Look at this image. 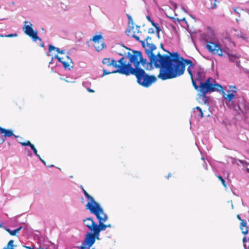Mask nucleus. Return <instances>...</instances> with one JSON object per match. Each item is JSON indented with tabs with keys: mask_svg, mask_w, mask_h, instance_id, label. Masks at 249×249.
Wrapping results in <instances>:
<instances>
[{
	"mask_svg": "<svg viewBox=\"0 0 249 249\" xmlns=\"http://www.w3.org/2000/svg\"><path fill=\"white\" fill-rule=\"evenodd\" d=\"M17 36L18 35L17 34H11L7 35L5 36L0 35V37H11Z\"/></svg>",
	"mask_w": 249,
	"mask_h": 249,
	"instance_id": "obj_33",
	"label": "nucleus"
},
{
	"mask_svg": "<svg viewBox=\"0 0 249 249\" xmlns=\"http://www.w3.org/2000/svg\"><path fill=\"white\" fill-rule=\"evenodd\" d=\"M131 32V31L130 30V29H126V31H125V34L127 36H129V34Z\"/></svg>",
	"mask_w": 249,
	"mask_h": 249,
	"instance_id": "obj_51",
	"label": "nucleus"
},
{
	"mask_svg": "<svg viewBox=\"0 0 249 249\" xmlns=\"http://www.w3.org/2000/svg\"><path fill=\"white\" fill-rule=\"evenodd\" d=\"M134 76L137 79V83L144 88L149 87L157 79L155 75L148 74L144 70H139Z\"/></svg>",
	"mask_w": 249,
	"mask_h": 249,
	"instance_id": "obj_6",
	"label": "nucleus"
},
{
	"mask_svg": "<svg viewBox=\"0 0 249 249\" xmlns=\"http://www.w3.org/2000/svg\"><path fill=\"white\" fill-rule=\"evenodd\" d=\"M169 2L174 7L175 9H176L178 8L177 4L175 2H174L173 1L170 0Z\"/></svg>",
	"mask_w": 249,
	"mask_h": 249,
	"instance_id": "obj_35",
	"label": "nucleus"
},
{
	"mask_svg": "<svg viewBox=\"0 0 249 249\" xmlns=\"http://www.w3.org/2000/svg\"><path fill=\"white\" fill-rule=\"evenodd\" d=\"M84 224L90 229V230L93 231V233L94 232V226L96 225V223L93 221L92 218L89 217L85 219L84 220Z\"/></svg>",
	"mask_w": 249,
	"mask_h": 249,
	"instance_id": "obj_14",
	"label": "nucleus"
},
{
	"mask_svg": "<svg viewBox=\"0 0 249 249\" xmlns=\"http://www.w3.org/2000/svg\"><path fill=\"white\" fill-rule=\"evenodd\" d=\"M129 50L132 51L133 53L132 54L130 52H128L127 53V56L128 59L130 60L132 62L134 63L139 59H143L142 57V53L141 51L132 49H129Z\"/></svg>",
	"mask_w": 249,
	"mask_h": 249,
	"instance_id": "obj_11",
	"label": "nucleus"
},
{
	"mask_svg": "<svg viewBox=\"0 0 249 249\" xmlns=\"http://www.w3.org/2000/svg\"><path fill=\"white\" fill-rule=\"evenodd\" d=\"M216 4L215 2H214L213 5L212 6L210 7V8L212 9H213L216 8Z\"/></svg>",
	"mask_w": 249,
	"mask_h": 249,
	"instance_id": "obj_52",
	"label": "nucleus"
},
{
	"mask_svg": "<svg viewBox=\"0 0 249 249\" xmlns=\"http://www.w3.org/2000/svg\"><path fill=\"white\" fill-rule=\"evenodd\" d=\"M134 28V25H131V24H128V26H127V29H130V31H131L132 30H133Z\"/></svg>",
	"mask_w": 249,
	"mask_h": 249,
	"instance_id": "obj_45",
	"label": "nucleus"
},
{
	"mask_svg": "<svg viewBox=\"0 0 249 249\" xmlns=\"http://www.w3.org/2000/svg\"><path fill=\"white\" fill-rule=\"evenodd\" d=\"M22 229V227L20 226L18 227V228L16 229V231H17V232L18 233L21 229Z\"/></svg>",
	"mask_w": 249,
	"mask_h": 249,
	"instance_id": "obj_53",
	"label": "nucleus"
},
{
	"mask_svg": "<svg viewBox=\"0 0 249 249\" xmlns=\"http://www.w3.org/2000/svg\"><path fill=\"white\" fill-rule=\"evenodd\" d=\"M151 39V37H150L149 36H147L146 37V38L145 39V41H146V42H147V40H148V39Z\"/></svg>",
	"mask_w": 249,
	"mask_h": 249,
	"instance_id": "obj_59",
	"label": "nucleus"
},
{
	"mask_svg": "<svg viewBox=\"0 0 249 249\" xmlns=\"http://www.w3.org/2000/svg\"><path fill=\"white\" fill-rule=\"evenodd\" d=\"M156 36L157 37H158V38L160 39V33H156Z\"/></svg>",
	"mask_w": 249,
	"mask_h": 249,
	"instance_id": "obj_61",
	"label": "nucleus"
},
{
	"mask_svg": "<svg viewBox=\"0 0 249 249\" xmlns=\"http://www.w3.org/2000/svg\"><path fill=\"white\" fill-rule=\"evenodd\" d=\"M103 74L102 75V77L109 74V71H108L107 70H106L105 68L103 69Z\"/></svg>",
	"mask_w": 249,
	"mask_h": 249,
	"instance_id": "obj_39",
	"label": "nucleus"
},
{
	"mask_svg": "<svg viewBox=\"0 0 249 249\" xmlns=\"http://www.w3.org/2000/svg\"><path fill=\"white\" fill-rule=\"evenodd\" d=\"M226 56H228V57L229 58V59L232 62H235L236 64V66H239L240 62L237 60L238 57L235 54H231V53L228 52V53H226Z\"/></svg>",
	"mask_w": 249,
	"mask_h": 249,
	"instance_id": "obj_19",
	"label": "nucleus"
},
{
	"mask_svg": "<svg viewBox=\"0 0 249 249\" xmlns=\"http://www.w3.org/2000/svg\"><path fill=\"white\" fill-rule=\"evenodd\" d=\"M193 68V67H190V66H188V67L187 68V71L191 77L192 85H193V82H194V81L196 82V80H195V78H194V76H193V71L191 70V69Z\"/></svg>",
	"mask_w": 249,
	"mask_h": 249,
	"instance_id": "obj_24",
	"label": "nucleus"
},
{
	"mask_svg": "<svg viewBox=\"0 0 249 249\" xmlns=\"http://www.w3.org/2000/svg\"><path fill=\"white\" fill-rule=\"evenodd\" d=\"M171 56L164 67L160 70L158 78L162 80L172 79L182 75L185 69L181 56L178 52L170 53Z\"/></svg>",
	"mask_w": 249,
	"mask_h": 249,
	"instance_id": "obj_2",
	"label": "nucleus"
},
{
	"mask_svg": "<svg viewBox=\"0 0 249 249\" xmlns=\"http://www.w3.org/2000/svg\"><path fill=\"white\" fill-rule=\"evenodd\" d=\"M64 52H65L64 50H60V51L58 52V53L63 54V53H64Z\"/></svg>",
	"mask_w": 249,
	"mask_h": 249,
	"instance_id": "obj_60",
	"label": "nucleus"
},
{
	"mask_svg": "<svg viewBox=\"0 0 249 249\" xmlns=\"http://www.w3.org/2000/svg\"><path fill=\"white\" fill-rule=\"evenodd\" d=\"M89 206V211L91 213H94L99 221V225L96 224L94 226V233L88 232L82 243L80 249H90L95 242L96 238L98 239L99 233L101 231L105 230L109 226L104 224L107 220V216L103 211V209L100 206L97 205L95 208L91 207L90 204H88Z\"/></svg>",
	"mask_w": 249,
	"mask_h": 249,
	"instance_id": "obj_1",
	"label": "nucleus"
},
{
	"mask_svg": "<svg viewBox=\"0 0 249 249\" xmlns=\"http://www.w3.org/2000/svg\"><path fill=\"white\" fill-rule=\"evenodd\" d=\"M127 17L128 19V24L134 25L132 17L129 14H127Z\"/></svg>",
	"mask_w": 249,
	"mask_h": 249,
	"instance_id": "obj_30",
	"label": "nucleus"
},
{
	"mask_svg": "<svg viewBox=\"0 0 249 249\" xmlns=\"http://www.w3.org/2000/svg\"><path fill=\"white\" fill-rule=\"evenodd\" d=\"M156 33H160V32L161 31V29L160 26L158 27V28H157L156 29Z\"/></svg>",
	"mask_w": 249,
	"mask_h": 249,
	"instance_id": "obj_50",
	"label": "nucleus"
},
{
	"mask_svg": "<svg viewBox=\"0 0 249 249\" xmlns=\"http://www.w3.org/2000/svg\"><path fill=\"white\" fill-rule=\"evenodd\" d=\"M5 231H7L11 235L14 236L16 235V234L18 233L17 231L16 230H11L10 229L5 228Z\"/></svg>",
	"mask_w": 249,
	"mask_h": 249,
	"instance_id": "obj_26",
	"label": "nucleus"
},
{
	"mask_svg": "<svg viewBox=\"0 0 249 249\" xmlns=\"http://www.w3.org/2000/svg\"><path fill=\"white\" fill-rule=\"evenodd\" d=\"M247 241H249V238H248V239L247 240V238L246 236H244L243 237V242L244 243H245L247 242Z\"/></svg>",
	"mask_w": 249,
	"mask_h": 249,
	"instance_id": "obj_49",
	"label": "nucleus"
},
{
	"mask_svg": "<svg viewBox=\"0 0 249 249\" xmlns=\"http://www.w3.org/2000/svg\"><path fill=\"white\" fill-rule=\"evenodd\" d=\"M233 93H230L226 94L223 92V97L224 98L227 100L228 101L231 102L232 101V100L234 98L235 95L233 94L234 92H236V90H232Z\"/></svg>",
	"mask_w": 249,
	"mask_h": 249,
	"instance_id": "obj_21",
	"label": "nucleus"
},
{
	"mask_svg": "<svg viewBox=\"0 0 249 249\" xmlns=\"http://www.w3.org/2000/svg\"><path fill=\"white\" fill-rule=\"evenodd\" d=\"M236 106L239 110L243 114L249 112V105L244 98H239L238 100Z\"/></svg>",
	"mask_w": 249,
	"mask_h": 249,
	"instance_id": "obj_10",
	"label": "nucleus"
},
{
	"mask_svg": "<svg viewBox=\"0 0 249 249\" xmlns=\"http://www.w3.org/2000/svg\"><path fill=\"white\" fill-rule=\"evenodd\" d=\"M31 148L33 150L34 153L36 156L37 157H39V155L37 154V151L36 147H35L34 145H32L31 146Z\"/></svg>",
	"mask_w": 249,
	"mask_h": 249,
	"instance_id": "obj_32",
	"label": "nucleus"
},
{
	"mask_svg": "<svg viewBox=\"0 0 249 249\" xmlns=\"http://www.w3.org/2000/svg\"><path fill=\"white\" fill-rule=\"evenodd\" d=\"M146 18L147 19L151 22V24H152V23H153L154 22V21L151 19V17H150V16L148 15L146 16Z\"/></svg>",
	"mask_w": 249,
	"mask_h": 249,
	"instance_id": "obj_42",
	"label": "nucleus"
},
{
	"mask_svg": "<svg viewBox=\"0 0 249 249\" xmlns=\"http://www.w3.org/2000/svg\"><path fill=\"white\" fill-rule=\"evenodd\" d=\"M238 161H239V162H240V163L242 164L243 166L244 167H247L249 164V162H247L246 160H238Z\"/></svg>",
	"mask_w": 249,
	"mask_h": 249,
	"instance_id": "obj_31",
	"label": "nucleus"
},
{
	"mask_svg": "<svg viewBox=\"0 0 249 249\" xmlns=\"http://www.w3.org/2000/svg\"><path fill=\"white\" fill-rule=\"evenodd\" d=\"M239 37L240 38H242L244 40H246L247 39V37H246L245 34H243L242 33H241V35L240 36H239Z\"/></svg>",
	"mask_w": 249,
	"mask_h": 249,
	"instance_id": "obj_44",
	"label": "nucleus"
},
{
	"mask_svg": "<svg viewBox=\"0 0 249 249\" xmlns=\"http://www.w3.org/2000/svg\"><path fill=\"white\" fill-rule=\"evenodd\" d=\"M124 57H122L118 61H116L114 58H112L110 62V66L116 68V70L110 71V74L119 73L120 74L129 76L131 74L134 75V72H136L137 69L133 68L132 62L130 60L126 63Z\"/></svg>",
	"mask_w": 249,
	"mask_h": 249,
	"instance_id": "obj_4",
	"label": "nucleus"
},
{
	"mask_svg": "<svg viewBox=\"0 0 249 249\" xmlns=\"http://www.w3.org/2000/svg\"><path fill=\"white\" fill-rule=\"evenodd\" d=\"M38 158L39 159V160H41V161H42V162L44 164H46V163H45V161H44V160H43L41 158V157H40V156H39V157H38Z\"/></svg>",
	"mask_w": 249,
	"mask_h": 249,
	"instance_id": "obj_58",
	"label": "nucleus"
},
{
	"mask_svg": "<svg viewBox=\"0 0 249 249\" xmlns=\"http://www.w3.org/2000/svg\"><path fill=\"white\" fill-rule=\"evenodd\" d=\"M169 2L174 7L175 9H176L178 8L177 4L175 2H174L173 1L170 0Z\"/></svg>",
	"mask_w": 249,
	"mask_h": 249,
	"instance_id": "obj_36",
	"label": "nucleus"
},
{
	"mask_svg": "<svg viewBox=\"0 0 249 249\" xmlns=\"http://www.w3.org/2000/svg\"><path fill=\"white\" fill-rule=\"evenodd\" d=\"M91 40L94 42L93 46L98 52L106 47V45L104 42V39L102 35L93 36L92 39H90V41Z\"/></svg>",
	"mask_w": 249,
	"mask_h": 249,
	"instance_id": "obj_9",
	"label": "nucleus"
},
{
	"mask_svg": "<svg viewBox=\"0 0 249 249\" xmlns=\"http://www.w3.org/2000/svg\"><path fill=\"white\" fill-rule=\"evenodd\" d=\"M82 190L85 196L90 201L87 203L86 205L87 209L89 210V206H88L89 204H90V205L91 207H93L94 208H96L97 205L100 206L99 203H98L94 200L93 197L90 196L83 188H82Z\"/></svg>",
	"mask_w": 249,
	"mask_h": 249,
	"instance_id": "obj_13",
	"label": "nucleus"
},
{
	"mask_svg": "<svg viewBox=\"0 0 249 249\" xmlns=\"http://www.w3.org/2000/svg\"><path fill=\"white\" fill-rule=\"evenodd\" d=\"M181 60H182L183 64H184V69L185 70V66L186 65H189L190 67H194L195 66V64L193 63V61L189 59H185L181 57Z\"/></svg>",
	"mask_w": 249,
	"mask_h": 249,
	"instance_id": "obj_20",
	"label": "nucleus"
},
{
	"mask_svg": "<svg viewBox=\"0 0 249 249\" xmlns=\"http://www.w3.org/2000/svg\"><path fill=\"white\" fill-rule=\"evenodd\" d=\"M206 71H202L201 72H197V73L196 74V77L195 79V80H196V81H198L199 84L200 83L201 81H203L205 79L206 77Z\"/></svg>",
	"mask_w": 249,
	"mask_h": 249,
	"instance_id": "obj_16",
	"label": "nucleus"
},
{
	"mask_svg": "<svg viewBox=\"0 0 249 249\" xmlns=\"http://www.w3.org/2000/svg\"><path fill=\"white\" fill-rule=\"evenodd\" d=\"M4 141L5 140L4 139L0 138V144H2L4 142Z\"/></svg>",
	"mask_w": 249,
	"mask_h": 249,
	"instance_id": "obj_54",
	"label": "nucleus"
},
{
	"mask_svg": "<svg viewBox=\"0 0 249 249\" xmlns=\"http://www.w3.org/2000/svg\"><path fill=\"white\" fill-rule=\"evenodd\" d=\"M204 71H205V70L204 68L202 67L200 65H198L195 68V73L196 74L197 72H201Z\"/></svg>",
	"mask_w": 249,
	"mask_h": 249,
	"instance_id": "obj_25",
	"label": "nucleus"
},
{
	"mask_svg": "<svg viewBox=\"0 0 249 249\" xmlns=\"http://www.w3.org/2000/svg\"><path fill=\"white\" fill-rule=\"evenodd\" d=\"M148 62L147 61V59L146 58H143V59H139V60H137V61H136L135 62H134V63H133V64L134 65V67L133 68H136L137 69V72H134V75L135 74H137V73H138V71H139V70H143V69H142L140 66V64H141L142 65V66L144 68V69L146 70V71H151V70L150 69H148L147 67V64H148Z\"/></svg>",
	"mask_w": 249,
	"mask_h": 249,
	"instance_id": "obj_12",
	"label": "nucleus"
},
{
	"mask_svg": "<svg viewBox=\"0 0 249 249\" xmlns=\"http://www.w3.org/2000/svg\"><path fill=\"white\" fill-rule=\"evenodd\" d=\"M240 228L243 234L246 235L249 232V228L247 226V222L245 220L241 221Z\"/></svg>",
	"mask_w": 249,
	"mask_h": 249,
	"instance_id": "obj_17",
	"label": "nucleus"
},
{
	"mask_svg": "<svg viewBox=\"0 0 249 249\" xmlns=\"http://www.w3.org/2000/svg\"><path fill=\"white\" fill-rule=\"evenodd\" d=\"M56 50V52L58 53V52L60 51V49L58 48H56L52 45H50L49 46V52H52L53 50Z\"/></svg>",
	"mask_w": 249,
	"mask_h": 249,
	"instance_id": "obj_27",
	"label": "nucleus"
},
{
	"mask_svg": "<svg viewBox=\"0 0 249 249\" xmlns=\"http://www.w3.org/2000/svg\"><path fill=\"white\" fill-rule=\"evenodd\" d=\"M55 58H56L59 62L63 64V67L65 69H68L69 70H71V68H69L70 64H69L68 62L62 61V58L60 57L58 55H55Z\"/></svg>",
	"mask_w": 249,
	"mask_h": 249,
	"instance_id": "obj_22",
	"label": "nucleus"
},
{
	"mask_svg": "<svg viewBox=\"0 0 249 249\" xmlns=\"http://www.w3.org/2000/svg\"><path fill=\"white\" fill-rule=\"evenodd\" d=\"M67 57L68 59L70 60V63H72L71 59L68 56H67Z\"/></svg>",
	"mask_w": 249,
	"mask_h": 249,
	"instance_id": "obj_63",
	"label": "nucleus"
},
{
	"mask_svg": "<svg viewBox=\"0 0 249 249\" xmlns=\"http://www.w3.org/2000/svg\"><path fill=\"white\" fill-rule=\"evenodd\" d=\"M193 87L197 91H199V96L202 97V99L204 104L208 103L207 94L214 91H220L223 89V87L219 84L216 82L213 78L208 77L203 81H201L199 85L196 82L194 81Z\"/></svg>",
	"mask_w": 249,
	"mask_h": 249,
	"instance_id": "obj_3",
	"label": "nucleus"
},
{
	"mask_svg": "<svg viewBox=\"0 0 249 249\" xmlns=\"http://www.w3.org/2000/svg\"><path fill=\"white\" fill-rule=\"evenodd\" d=\"M132 37L133 38H135L137 41H139H139H140V40H140V39L139 36H136V35H135V34H133V35H132Z\"/></svg>",
	"mask_w": 249,
	"mask_h": 249,
	"instance_id": "obj_41",
	"label": "nucleus"
},
{
	"mask_svg": "<svg viewBox=\"0 0 249 249\" xmlns=\"http://www.w3.org/2000/svg\"><path fill=\"white\" fill-rule=\"evenodd\" d=\"M204 167H205V168L207 170L208 169V166H207V165L206 164V163H205V165H204Z\"/></svg>",
	"mask_w": 249,
	"mask_h": 249,
	"instance_id": "obj_64",
	"label": "nucleus"
},
{
	"mask_svg": "<svg viewBox=\"0 0 249 249\" xmlns=\"http://www.w3.org/2000/svg\"><path fill=\"white\" fill-rule=\"evenodd\" d=\"M24 23L25 25L23 28V31L24 33L32 38V39L35 41L37 40L41 41V38H39L37 36V32L33 30L32 28V24L30 23V25H26V24L28 23L27 21H25Z\"/></svg>",
	"mask_w": 249,
	"mask_h": 249,
	"instance_id": "obj_8",
	"label": "nucleus"
},
{
	"mask_svg": "<svg viewBox=\"0 0 249 249\" xmlns=\"http://www.w3.org/2000/svg\"><path fill=\"white\" fill-rule=\"evenodd\" d=\"M146 45L149 48L145 49V53L148 57L151 55H153V51L157 49L156 46L153 43H150L148 42H146Z\"/></svg>",
	"mask_w": 249,
	"mask_h": 249,
	"instance_id": "obj_15",
	"label": "nucleus"
},
{
	"mask_svg": "<svg viewBox=\"0 0 249 249\" xmlns=\"http://www.w3.org/2000/svg\"><path fill=\"white\" fill-rule=\"evenodd\" d=\"M237 218L240 221H242L243 220L239 214L237 215Z\"/></svg>",
	"mask_w": 249,
	"mask_h": 249,
	"instance_id": "obj_57",
	"label": "nucleus"
},
{
	"mask_svg": "<svg viewBox=\"0 0 249 249\" xmlns=\"http://www.w3.org/2000/svg\"><path fill=\"white\" fill-rule=\"evenodd\" d=\"M169 2L174 7L175 9H176L178 8L177 4L175 2H174L173 1L170 0Z\"/></svg>",
	"mask_w": 249,
	"mask_h": 249,
	"instance_id": "obj_34",
	"label": "nucleus"
},
{
	"mask_svg": "<svg viewBox=\"0 0 249 249\" xmlns=\"http://www.w3.org/2000/svg\"><path fill=\"white\" fill-rule=\"evenodd\" d=\"M176 20H177L178 22H180V21H183V22H184L186 24H187V21H186V19H185V18H182V19H179V18H177L176 19Z\"/></svg>",
	"mask_w": 249,
	"mask_h": 249,
	"instance_id": "obj_38",
	"label": "nucleus"
},
{
	"mask_svg": "<svg viewBox=\"0 0 249 249\" xmlns=\"http://www.w3.org/2000/svg\"><path fill=\"white\" fill-rule=\"evenodd\" d=\"M20 143L22 146H30V147L34 145L29 141H27L26 142H22Z\"/></svg>",
	"mask_w": 249,
	"mask_h": 249,
	"instance_id": "obj_29",
	"label": "nucleus"
},
{
	"mask_svg": "<svg viewBox=\"0 0 249 249\" xmlns=\"http://www.w3.org/2000/svg\"><path fill=\"white\" fill-rule=\"evenodd\" d=\"M206 48L213 54H217L220 56L226 57V51L221 49L220 45L213 42H208Z\"/></svg>",
	"mask_w": 249,
	"mask_h": 249,
	"instance_id": "obj_7",
	"label": "nucleus"
},
{
	"mask_svg": "<svg viewBox=\"0 0 249 249\" xmlns=\"http://www.w3.org/2000/svg\"><path fill=\"white\" fill-rule=\"evenodd\" d=\"M169 18H170V19H172L174 20V21H175V20H176V19H177V18H174V17H169Z\"/></svg>",
	"mask_w": 249,
	"mask_h": 249,
	"instance_id": "obj_62",
	"label": "nucleus"
},
{
	"mask_svg": "<svg viewBox=\"0 0 249 249\" xmlns=\"http://www.w3.org/2000/svg\"><path fill=\"white\" fill-rule=\"evenodd\" d=\"M170 56V54H161L160 52L157 54L153 53V55L148 57L149 61L148 62L147 68L148 69L149 68L151 71L154 68L160 69V70L161 69H163Z\"/></svg>",
	"mask_w": 249,
	"mask_h": 249,
	"instance_id": "obj_5",
	"label": "nucleus"
},
{
	"mask_svg": "<svg viewBox=\"0 0 249 249\" xmlns=\"http://www.w3.org/2000/svg\"><path fill=\"white\" fill-rule=\"evenodd\" d=\"M156 29L159 27H160V25L158 23L154 22L152 24Z\"/></svg>",
	"mask_w": 249,
	"mask_h": 249,
	"instance_id": "obj_47",
	"label": "nucleus"
},
{
	"mask_svg": "<svg viewBox=\"0 0 249 249\" xmlns=\"http://www.w3.org/2000/svg\"><path fill=\"white\" fill-rule=\"evenodd\" d=\"M102 63H103V64H107V66H109V58H104L102 61Z\"/></svg>",
	"mask_w": 249,
	"mask_h": 249,
	"instance_id": "obj_37",
	"label": "nucleus"
},
{
	"mask_svg": "<svg viewBox=\"0 0 249 249\" xmlns=\"http://www.w3.org/2000/svg\"><path fill=\"white\" fill-rule=\"evenodd\" d=\"M217 177L219 178V179L221 181V183L222 184V185L225 187L226 188L227 187V185H226V182L225 181V180L223 179V178L220 176V175H218L217 176Z\"/></svg>",
	"mask_w": 249,
	"mask_h": 249,
	"instance_id": "obj_28",
	"label": "nucleus"
},
{
	"mask_svg": "<svg viewBox=\"0 0 249 249\" xmlns=\"http://www.w3.org/2000/svg\"><path fill=\"white\" fill-rule=\"evenodd\" d=\"M194 113H196V111H198V113L197 114L198 117L201 119L204 117L203 112L201 109V108L199 107H196L194 108Z\"/></svg>",
	"mask_w": 249,
	"mask_h": 249,
	"instance_id": "obj_23",
	"label": "nucleus"
},
{
	"mask_svg": "<svg viewBox=\"0 0 249 249\" xmlns=\"http://www.w3.org/2000/svg\"><path fill=\"white\" fill-rule=\"evenodd\" d=\"M87 90H88V91L90 92H94V91L91 89H88Z\"/></svg>",
	"mask_w": 249,
	"mask_h": 249,
	"instance_id": "obj_56",
	"label": "nucleus"
},
{
	"mask_svg": "<svg viewBox=\"0 0 249 249\" xmlns=\"http://www.w3.org/2000/svg\"><path fill=\"white\" fill-rule=\"evenodd\" d=\"M148 33L149 34H154V30L152 28H149L148 31Z\"/></svg>",
	"mask_w": 249,
	"mask_h": 249,
	"instance_id": "obj_46",
	"label": "nucleus"
},
{
	"mask_svg": "<svg viewBox=\"0 0 249 249\" xmlns=\"http://www.w3.org/2000/svg\"><path fill=\"white\" fill-rule=\"evenodd\" d=\"M145 40H140V41H139L141 44H142V48H144V49H146L145 48Z\"/></svg>",
	"mask_w": 249,
	"mask_h": 249,
	"instance_id": "obj_43",
	"label": "nucleus"
},
{
	"mask_svg": "<svg viewBox=\"0 0 249 249\" xmlns=\"http://www.w3.org/2000/svg\"><path fill=\"white\" fill-rule=\"evenodd\" d=\"M160 48L164 52H167L170 54V53H171L169 51L166 50L164 47L162 43H160Z\"/></svg>",
	"mask_w": 249,
	"mask_h": 249,
	"instance_id": "obj_40",
	"label": "nucleus"
},
{
	"mask_svg": "<svg viewBox=\"0 0 249 249\" xmlns=\"http://www.w3.org/2000/svg\"><path fill=\"white\" fill-rule=\"evenodd\" d=\"M24 247L28 249H34V247L31 248L30 247H28L26 246H24Z\"/></svg>",
	"mask_w": 249,
	"mask_h": 249,
	"instance_id": "obj_55",
	"label": "nucleus"
},
{
	"mask_svg": "<svg viewBox=\"0 0 249 249\" xmlns=\"http://www.w3.org/2000/svg\"><path fill=\"white\" fill-rule=\"evenodd\" d=\"M0 132L1 134H4V136L5 137H10L13 135H14L15 137H16L13 134V131H12L11 130L6 129L5 128L1 127V126H0Z\"/></svg>",
	"mask_w": 249,
	"mask_h": 249,
	"instance_id": "obj_18",
	"label": "nucleus"
},
{
	"mask_svg": "<svg viewBox=\"0 0 249 249\" xmlns=\"http://www.w3.org/2000/svg\"><path fill=\"white\" fill-rule=\"evenodd\" d=\"M181 9H182V10L186 13H188V11L187 10L184 8V6L183 5H181Z\"/></svg>",
	"mask_w": 249,
	"mask_h": 249,
	"instance_id": "obj_48",
	"label": "nucleus"
}]
</instances>
